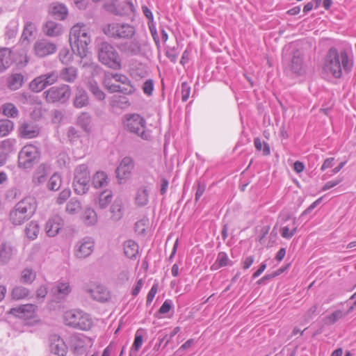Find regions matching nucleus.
<instances>
[{"mask_svg": "<svg viewBox=\"0 0 356 356\" xmlns=\"http://www.w3.org/2000/svg\"><path fill=\"white\" fill-rule=\"evenodd\" d=\"M102 31L108 38L125 40L120 43L118 47L126 56H135L141 54L142 42L136 37L134 26L124 22H111L104 24Z\"/></svg>", "mask_w": 356, "mask_h": 356, "instance_id": "f257e3e1", "label": "nucleus"}, {"mask_svg": "<svg viewBox=\"0 0 356 356\" xmlns=\"http://www.w3.org/2000/svg\"><path fill=\"white\" fill-rule=\"evenodd\" d=\"M353 67V58L349 56L346 49L339 52L336 47H332L328 50L325 58V68L334 78L339 79L342 76V70L349 73Z\"/></svg>", "mask_w": 356, "mask_h": 356, "instance_id": "f03ea898", "label": "nucleus"}, {"mask_svg": "<svg viewBox=\"0 0 356 356\" xmlns=\"http://www.w3.org/2000/svg\"><path fill=\"white\" fill-rule=\"evenodd\" d=\"M97 59L105 67L114 70L122 68V58L112 43L100 40L95 46Z\"/></svg>", "mask_w": 356, "mask_h": 356, "instance_id": "7ed1b4c3", "label": "nucleus"}, {"mask_svg": "<svg viewBox=\"0 0 356 356\" xmlns=\"http://www.w3.org/2000/svg\"><path fill=\"white\" fill-rule=\"evenodd\" d=\"M36 209L35 200L32 197H26L17 203L11 209L9 219L12 224L21 225L33 216Z\"/></svg>", "mask_w": 356, "mask_h": 356, "instance_id": "20e7f679", "label": "nucleus"}, {"mask_svg": "<svg viewBox=\"0 0 356 356\" xmlns=\"http://www.w3.org/2000/svg\"><path fill=\"white\" fill-rule=\"evenodd\" d=\"M69 42L73 52L82 57L86 54L87 47L90 42V37L85 30L76 24L70 29Z\"/></svg>", "mask_w": 356, "mask_h": 356, "instance_id": "39448f33", "label": "nucleus"}, {"mask_svg": "<svg viewBox=\"0 0 356 356\" xmlns=\"http://www.w3.org/2000/svg\"><path fill=\"white\" fill-rule=\"evenodd\" d=\"M63 320L66 325L81 330H88L92 326V321L89 315L79 309L65 312Z\"/></svg>", "mask_w": 356, "mask_h": 356, "instance_id": "423d86ee", "label": "nucleus"}, {"mask_svg": "<svg viewBox=\"0 0 356 356\" xmlns=\"http://www.w3.org/2000/svg\"><path fill=\"white\" fill-rule=\"evenodd\" d=\"M123 124L124 129L143 140H149L151 135L146 130V121L138 114H127L124 116Z\"/></svg>", "mask_w": 356, "mask_h": 356, "instance_id": "0eeeda50", "label": "nucleus"}, {"mask_svg": "<svg viewBox=\"0 0 356 356\" xmlns=\"http://www.w3.org/2000/svg\"><path fill=\"white\" fill-rule=\"evenodd\" d=\"M40 152L36 146L27 145L18 154V166L26 170L31 169L39 161Z\"/></svg>", "mask_w": 356, "mask_h": 356, "instance_id": "6e6552de", "label": "nucleus"}, {"mask_svg": "<svg viewBox=\"0 0 356 356\" xmlns=\"http://www.w3.org/2000/svg\"><path fill=\"white\" fill-rule=\"evenodd\" d=\"M72 94L71 87L67 84L51 87L42 94L47 103L65 104L70 99Z\"/></svg>", "mask_w": 356, "mask_h": 356, "instance_id": "1a4fd4ad", "label": "nucleus"}, {"mask_svg": "<svg viewBox=\"0 0 356 356\" xmlns=\"http://www.w3.org/2000/svg\"><path fill=\"white\" fill-rule=\"evenodd\" d=\"M90 173L88 165L81 164L77 166L74 170L73 186L74 191L78 195L86 194L90 188Z\"/></svg>", "mask_w": 356, "mask_h": 356, "instance_id": "9d476101", "label": "nucleus"}, {"mask_svg": "<svg viewBox=\"0 0 356 356\" xmlns=\"http://www.w3.org/2000/svg\"><path fill=\"white\" fill-rule=\"evenodd\" d=\"M90 341L81 334H73L69 338V344L72 353L77 356L86 353Z\"/></svg>", "mask_w": 356, "mask_h": 356, "instance_id": "9b49d317", "label": "nucleus"}, {"mask_svg": "<svg viewBox=\"0 0 356 356\" xmlns=\"http://www.w3.org/2000/svg\"><path fill=\"white\" fill-rule=\"evenodd\" d=\"M57 50L56 44L47 39L37 40L33 45V51L36 56L44 58L54 54Z\"/></svg>", "mask_w": 356, "mask_h": 356, "instance_id": "f8f14e48", "label": "nucleus"}, {"mask_svg": "<svg viewBox=\"0 0 356 356\" xmlns=\"http://www.w3.org/2000/svg\"><path fill=\"white\" fill-rule=\"evenodd\" d=\"M94 249V241L91 238L86 237L77 242L74 254L79 259H85L91 254Z\"/></svg>", "mask_w": 356, "mask_h": 356, "instance_id": "ddd939ff", "label": "nucleus"}, {"mask_svg": "<svg viewBox=\"0 0 356 356\" xmlns=\"http://www.w3.org/2000/svg\"><path fill=\"white\" fill-rule=\"evenodd\" d=\"M134 165V161L131 156L123 158L115 170L118 179L122 180L129 178L131 175Z\"/></svg>", "mask_w": 356, "mask_h": 356, "instance_id": "4468645a", "label": "nucleus"}, {"mask_svg": "<svg viewBox=\"0 0 356 356\" xmlns=\"http://www.w3.org/2000/svg\"><path fill=\"white\" fill-rule=\"evenodd\" d=\"M18 132L21 138H33L39 134L40 129L33 122L23 120L19 122Z\"/></svg>", "mask_w": 356, "mask_h": 356, "instance_id": "2eb2a0df", "label": "nucleus"}, {"mask_svg": "<svg viewBox=\"0 0 356 356\" xmlns=\"http://www.w3.org/2000/svg\"><path fill=\"white\" fill-rule=\"evenodd\" d=\"M36 309L37 306L33 304L22 305L19 307L11 308L8 314L20 318H29L33 316Z\"/></svg>", "mask_w": 356, "mask_h": 356, "instance_id": "dca6fc26", "label": "nucleus"}, {"mask_svg": "<svg viewBox=\"0 0 356 356\" xmlns=\"http://www.w3.org/2000/svg\"><path fill=\"white\" fill-rule=\"evenodd\" d=\"M72 291V287L68 282L58 280L51 289V293L57 300L65 299Z\"/></svg>", "mask_w": 356, "mask_h": 356, "instance_id": "f3484780", "label": "nucleus"}, {"mask_svg": "<svg viewBox=\"0 0 356 356\" xmlns=\"http://www.w3.org/2000/svg\"><path fill=\"white\" fill-rule=\"evenodd\" d=\"M50 351L58 356H66L67 346L64 340L59 336L54 335L50 339Z\"/></svg>", "mask_w": 356, "mask_h": 356, "instance_id": "a211bd4d", "label": "nucleus"}, {"mask_svg": "<svg viewBox=\"0 0 356 356\" xmlns=\"http://www.w3.org/2000/svg\"><path fill=\"white\" fill-rule=\"evenodd\" d=\"M63 225V219L59 216H54L49 218L46 223L45 230L50 237L56 236Z\"/></svg>", "mask_w": 356, "mask_h": 356, "instance_id": "6ab92c4d", "label": "nucleus"}, {"mask_svg": "<svg viewBox=\"0 0 356 356\" xmlns=\"http://www.w3.org/2000/svg\"><path fill=\"white\" fill-rule=\"evenodd\" d=\"M50 166L47 163H41L34 172L32 181L35 186L44 184L49 174Z\"/></svg>", "mask_w": 356, "mask_h": 356, "instance_id": "aec40b11", "label": "nucleus"}, {"mask_svg": "<svg viewBox=\"0 0 356 356\" xmlns=\"http://www.w3.org/2000/svg\"><path fill=\"white\" fill-rule=\"evenodd\" d=\"M42 31L49 37H57L63 33V29L60 24L49 20L43 25Z\"/></svg>", "mask_w": 356, "mask_h": 356, "instance_id": "412c9836", "label": "nucleus"}, {"mask_svg": "<svg viewBox=\"0 0 356 356\" xmlns=\"http://www.w3.org/2000/svg\"><path fill=\"white\" fill-rule=\"evenodd\" d=\"M88 104L89 97L87 92L82 88H78L73 98V106L76 108H81Z\"/></svg>", "mask_w": 356, "mask_h": 356, "instance_id": "4be33fe9", "label": "nucleus"}, {"mask_svg": "<svg viewBox=\"0 0 356 356\" xmlns=\"http://www.w3.org/2000/svg\"><path fill=\"white\" fill-rule=\"evenodd\" d=\"M291 70L297 74H301L303 72V59L298 50L295 51L293 54L291 60Z\"/></svg>", "mask_w": 356, "mask_h": 356, "instance_id": "5701e85b", "label": "nucleus"}, {"mask_svg": "<svg viewBox=\"0 0 356 356\" xmlns=\"http://www.w3.org/2000/svg\"><path fill=\"white\" fill-rule=\"evenodd\" d=\"M58 75L63 81L73 83L77 78V69L72 66L66 67L60 71Z\"/></svg>", "mask_w": 356, "mask_h": 356, "instance_id": "b1692460", "label": "nucleus"}, {"mask_svg": "<svg viewBox=\"0 0 356 356\" xmlns=\"http://www.w3.org/2000/svg\"><path fill=\"white\" fill-rule=\"evenodd\" d=\"M24 83V76L20 73L10 74L7 79L8 88L11 90L20 88Z\"/></svg>", "mask_w": 356, "mask_h": 356, "instance_id": "393cba45", "label": "nucleus"}, {"mask_svg": "<svg viewBox=\"0 0 356 356\" xmlns=\"http://www.w3.org/2000/svg\"><path fill=\"white\" fill-rule=\"evenodd\" d=\"M13 63L11 51L8 48L0 49V72H4Z\"/></svg>", "mask_w": 356, "mask_h": 356, "instance_id": "a878e982", "label": "nucleus"}, {"mask_svg": "<svg viewBox=\"0 0 356 356\" xmlns=\"http://www.w3.org/2000/svg\"><path fill=\"white\" fill-rule=\"evenodd\" d=\"M90 296L95 300L99 302H106L108 299V293L107 290L101 286H97L94 289H90L88 291Z\"/></svg>", "mask_w": 356, "mask_h": 356, "instance_id": "bb28decb", "label": "nucleus"}, {"mask_svg": "<svg viewBox=\"0 0 356 356\" xmlns=\"http://www.w3.org/2000/svg\"><path fill=\"white\" fill-rule=\"evenodd\" d=\"M111 213V218L114 221L120 220L124 214L123 203L121 199H116L110 209Z\"/></svg>", "mask_w": 356, "mask_h": 356, "instance_id": "cd10ccee", "label": "nucleus"}, {"mask_svg": "<svg viewBox=\"0 0 356 356\" xmlns=\"http://www.w3.org/2000/svg\"><path fill=\"white\" fill-rule=\"evenodd\" d=\"M135 202L138 207H144L149 202V192L146 186H141L138 189Z\"/></svg>", "mask_w": 356, "mask_h": 356, "instance_id": "c85d7f7f", "label": "nucleus"}, {"mask_svg": "<svg viewBox=\"0 0 356 356\" xmlns=\"http://www.w3.org/2000/svg\"><path fill=\"white\" fill-rule=\"evenodd\" d=\"M124 252L129 259H135L138 253V245L132 240H128L124 243Z\"/></svg>", "mask_w": 356, "mask_h": 356, "instance_id": "c756f323", "label": "nucleus"}, {"mask_svg": "<svg viewBox=\"0 0 356 356\" xmlns=\"http://www.w3.org/2000/svg\"><path fill=\"white\" fill-rule=\"evenodd\" d=\"M13 255V248L7 243H1L0 245V264H6Z\"/></svg>", "mask_w": 356, "mask_h": 356, "instance_id": "7c9ffc66", "label": "nucleus"}, {"mask_svg": "<svg viewBox=\"0 0 356 356\" xmlns=\"http://www.w3.org/2000/svg\"><path fill=\"white\" fill-rule=\"evenodd\" d=\"M81 219L85 225H94L97 221V216L94 209L86 208L82 213Z\"/></svg>", "mask_w": 356, "mask_h": 356, "instance_id": "2f4dec72", "label": "nucleus"}, {"mask_svg": "<svg viewBox=\"0 0 356 356\" xmlns=\"http://www.w3.org/2000/svg\"><path fill=\"white\" fill-rule=\"evenodd\" d=\"M233 262L231 261L227 254L224 252H220L218 254L217 259L215 264L211 266L212 270H217L222 267L227 266H232Z\"/></svg>", "mask_w": 356, "mask_h": 356, "instance_id": "473e14b6", "label": "nucleus"}, {"mask_svg": "<svg viewBox=\"0 0 356 356\" xmlns=\"http://www.w3.org/2000/svg\"><path fill=\"white\" fill-rule=\"evenodd\" d=\"M67 9L62 3H54L51 6V13L55 18L63 20L67 15Z\"/></svg>", "mask_w": 356, "mask_h": 356, "instance_id": "72a5a7b5", "label": "nucleus"}, {"mask_svg": "<svg viewBox=\"0 0 356 356\" xmlns=\"http://www.w3.org/2000/svg\"><path fill=\"white\" fill-rule=\"evenodd\" d=\"M91 115L86 112L81 113L77 118L78 124L86 132H90L91 130Z\"/></svg>", "mask_w": 356, "mask_h": 356, "instance_id": "f704fd0d", "label": "nucleus"}, {"mask_svg": "<svg viewBox=\"0 0 356 356\" xmlns=\"http://www.w3.org/2000/svg\"><path fill=\"white\" fill-rule=\"evenodd\" d=\"M107 175L104 172H97L92 177V184L95 188H102L107 184Z\"/></svg>", "mask_w": 356, "mask_h": 356, "instance_id": "c9c22d12", "label": "nucleus"}, {"mask_svg": "<svg viewBox=\"0 0 356 356\" xmlns=\"http://www.w3.org/2000/svg\"><path fill=\"white\" fill-rule=\"evenodd\" d=\"M119 12L121 13L119 16L129 15L131 13H136V8L131 1H124L118 3Z\"/></svg>", "mask_w": 356, "mask_h": 356, "instance_id": "e433bc0d", "label": "nucleus"}, {"mask_svg": "<svg viewBox=\"0 0 356 356\" xmlns=\"http://www.w3.org/2000/svg\"><path fill=\"white\" fill-rule=\"evenodd\" d=\"M29 89L34 92H40L46 88L45 83H44L42 75H40L33 79L29 85Z\"/></svg>", "mask_w": 356, "mask_h": 356, "instance_id": "4c0bfd02", "label": "nucleus"}, {"mask_svg": "<svg viewBox=\"0 0 356 356\" xmlns=\"http://www.w3.org/2000/svg\"><path fill=\"white\" fill-rule=\"evenodd\" d=\"M143 331V330L141 328L136 331L129 356H136L138 350L141 347L143 343V334L141 332Z\"/></svg>", "mask_w": 356, "mask_h": 356, "instance_id": "58836bf2", "label": "nucleus"}, {"mask_svg": "<svg viewBox=\"0 0 356 356\" xmlns=\"http://www.w3.org/2000/svg\"><path fill=\"white\" fill-rule=\"evenodd\" d=\"M2 113L8 118H17L19 115L17 108L12 103H6L1 106Z\"/></svg>", "mask_w": 356, "mask_h": 356, "instance_id": "ea45409f", "label": "nucleus"}, {"mask_svg": "<svg viewBox=\"0 0 356 356\" xmlns=\"http://www.w3.org/2000/svg\"><path fill=\"white\" fill-rule=\"evenodd\" d=\"M29 294V290L21 286L14 287L11 291V297L13 300H21L27 297Z\"/></svg>", "mask_w": 356, "mask_h": 356, "instance_id": "a19ab883", "label": "nucleus"}, {"mask_svg": "<svg viewBox=\"0 0 356 356\" xmlns=\"http://www.w3.org/2000/svg\"><path fill=\"white\" fill-rule=\"evenodd\" d=\"M39 226L36 222H30L25 228V234L30 239H35L39 233Z\"/></svg>", "mask_w": 356, "mask_h": 356, "instance_id": "79ce46f5", "label": "nucleus"}, {"mask_svg": "<svg viewBox=\"0 0 356 356\" xmlns=\"http://www.w3.org/2000/svg\"><path fill=\"white\" fill-rule=\"evenodd\" d=\"M35 31L36 27L33 23L31 22H26L21 36V40L23 42L27 41L29 42L30 40L29 38L33 36Z\"/></svg>", "mask_w": 356, "mask_h": 356, "instance_id": "37998d69", "label": "nucleus"}, {"mask_svg": "<svg viewBox=\"0 0 356 356\" xmlns=\"http://www.w3.org/2000/svg\"><path fill=\"white\" fill-rule=\"evenodd\" d=\"M88 89L97 99L102 101L105 99V93L99 88L97 82L90 81Z\"/></svg>", "mask_w": 356, "mask_h": 356, "instance_id": "c03bdc74", "label": "nucleus"}, {"mask_svg": "<svg viewBox=\"0 0 356 356\" xmlns=\"http://www.w3.org/2000/svg\"><path fill=\"white\" fill-rule=\"evenodd\" d=\"M14 127V123L10 120H0V137L7 136Z\"/></svg>", "mask_w": 356, "mask_h": 356, "instance_id": "a18cd8bd", "label": "nucleus"}, {"mask_svg": "<svg viewBox=\"0 0 356 356\" xmlns=\"http://www.w3.org/2000/svg\"><path fill=\"white\" fill-rule=\"evenodd\" d=\"M81 209V202L76 198H72L66 204L65 210L70 214H75Z\"/></svg>", "mask_w": 356, "mask_h": 356, "instance_id": "49530a36", "label": "nucleus"}, {"mask_svg": "<svg viewBox=\"0 0 356 356\" xmlns=\"http://www.w3.org/2000/svg\"><path fill=\"white\" fill-rule=\"evenodd\" d=\"M293 228L290 230L289 227L288 226H284L280 228V233L282 237L286 239H290L291 238L294 234L297 232V225H296V219H293Z\"/></svg>", "mask_w": 356, "mask_h": 356, "instance_id": "de8ad7c7", "label": "nucleus"}, {"mask_svg": "<svg viewBox=\"0 0 356 356\" xmlns=\"http://www.w3.org/2000/svg\"><path fill=\"white\" fill-rule=\"evenodd\" d=\"M111 191H103L99 197L98 206L100 209H105L111 202Z\"/></svg>", "mask_w": 356, "mask_h": 356, "instance_id": "09e8293b", "label": "nucleus"}, {"mask_svg": "<svg viewBox=\"0 0 356 356\" xmlns=\"http://www.w3.org/2000/svg\"><path fill=\"white\" fill-rule=\"evenodd\" d=\"M104 8L111 14L114 15H120L121 13L119 12V6H118V0H110L106 2L104 6Z\"/></svg>", "mask_w": 356, "mask_h": 356, "instance_id": "8fccbe9b", "label": "nucleus"}, {"mask_svg": "<svg viewBox=\"0 0 356 356\" xmlns=\"http://www.w3.org/2000/svg\"><path fill=\"white\" fill-rule=\"evenodd\" d=\"M61 177L60 176L55 173L49 179L47 187L50 191H58L61 186Z\"/></svg>", "mask_w": 356, "mask_h": 356, "instance_id": "3c124183", "label": "nucleus"}, {"mask_svg": "<svg viewBox=\"0 0 356 356\" xmlns=\"http://www.w3.org/2000/svg\"><path fill=\"white\" fill-rule=\"evenodd\" d=\"M44 83H45L46 87H48L49 86H51L57 82L59 75L58 73L56 71H51L50 72L41 74Z\"/></svg>", "mask_w": 356, "mask_h": 356, "instance_id": "603ef678", "label": "nucleus"}, {"mask_svg": "<svg viewBox=\"0 0 356 356\" xmlns=\"http://www.w3.org/2000/svg\"><path fill=\"white\" fill-rule=\"evenodd\" d=\"M120 92H121L124 95H132L133 93L135 92V91L136 90L135 86L132 84V83L129 79H128L124 82V83L120 84Z\"/></svg>", "mask_w": 356, "mask_h": 356, "instance_id": "864d4df0", "label": "nucleus"}, {"mask_svg": "<svg viewBox=\"0 0 356 356\" xmlns=\"http://www.w3.org/2000/svg\"><path fill=\"white\" fill-rule=\"evenodd\" d=\"M35 278V274L31 269L26 268L22 273L21 280L23 283L31 284Z\"/></svg>", "mask_w": 356, "mask_h": 356, "instance_id": "5fc2aeb1", "label": "nucleus"}, {"mask_svg": "<svg viewBox=\"0 0 356 356\" xmlns=\"http://www.w3.org/2000/svg\"><path fill=\"white\" fill-rule=\"evenodd\" d=\"M149 223V219L147 217H145L140 220L137 221L135 224V230L139 234L144 235L145 234V227Z\"/></svg>", "mask_w": 356, "mask_h": 356, "instance_id": "6e6d98bb", "label": "nucleus"}, {"mask_svg": "<svg viewBox=\"0 0 356 356\" xmlns=\"http://www.w3.org/2000/svg\"><path fill=\"white\" fill-rule=\"evenodd\" d=\"M58 56L62 63L67 65L72 60V54L68 49L63 48L60 51Z\"/></svg>", "mask_w": 356, "mask_h": 356, "instance_id": "4d7b16f0", "label": "nucleus"}, {"mask_svg": "<svg viewBox=\"0 0 356 356\" xmlns=\"http://www.w3.org/2000/svg\"><path fill=\"white\" fill-rule=\"evenodd\" d=\"M104 85L106 89L111 93L120 92V84H115L111 82V79L107 77L104 81Z\"/></svg>", "mask_w": 356, "mask_h": 356, "instance_id": "13d9d810", "label": "nucleus"}, {"mask_svg": "<svg viewBox=\"0 0 356 356\" xmlns=\"http://www.w3.org/2000/svg\"><path fill=\"white\" fill-rule=\"evenodd\" d=\"M193 188L196 189L195 200L197 202L200 197L204 194L206 189V184L200 180H197Z\"/></svg>", "mask_w": 356, "mask_h": 356, "instance_id": "bf43d9fd", "label": "nucleus"}, {"mask_svg": "<svg viewBox=\"0 0 356 356\" xmlns=\"http://www.w3.org/2000/svg\"><path fill=\"white\" fill-rule=\"evenodd\" d=\"M343 316V312L341 310H336L325 318L326 324L332 325Z\"/></svg>", "mask_w": 356, "mask_h": 356, "instance_id": "052dcab7", "label": "nucleus"}, {"mask_svg": "<svg viewBox=\"0 0 356 356\" xmlns=\"http://www.w3.org/2000/svg\"><path fill=\"white\" fill-rule=\"evenodd\" d=\"M37 97L29 92H23L20 96V101L23 104H33L36 102Z\"/></svg>", "mask_w": 356, "mask_h": 356, "instance_id": "680f3d73", "label": "nucleus"}, {"mask_svg": "<svg viewBox=\"0 0 356 356\" xmlns=\"http://www.w3.org/2000/svg\"><path fill=\"white\" fill-rule=\"evenodd\" d=\"M143 92L149 96L152 94V92L154 90V81L152 79H147L146 80L143 85Z\"/></svg>", "mask_w": 356, "mask_h": 356, "instance_id": "e2e57ef3", "label": "nucleus"}, {"mask_svg": "<svg viewBox=\"0 0 356 356\" xmlns=\"http://www.w3.org/2000/svg\"><path fill=\"white\" fill-rule=\"evenodd\" d=\"M181 100L186 102L189 97L191 92V87L187 82H183L181 86Z\"/></svg>", "mask_w": 356, "mask_h": 356, "instance_id": "0e129e2a", "label": "nucleus"}, {"mask_svg": "<svg viewBox=\"0 0 356 356\" xmlns=\"http://www.w3.org/2000/svg\"><path fill=\"white\" fill-rule=\"evenodd\" d=\"M71 191L69 188L63 190L58 195L56 202L58 204H63L70 196Z\"/></svg>", "mask_w": 356, "mask_h": 356, "instance_id": "69168bd1", "label": "nucleus"}, {"mask_svg": "<svg viewBox=\"0 0 356 356\" xmlns=\"http://www.w3.org/2000/svg\"><path fill=\"white\" fill-rule=\"evenodd\" d=\"M158 289H159V283L158 282H155L153 284V286H152L150 291H149V293H148V294L147 296V300H146L147 305L151 304V302H152L155 295L157 293Z\"/></svg>", "mask_w": 356, "mask_h": 356, "instance_id": "338daca9", "label": "nucleus"}, {"mask_svg": "<svg viewBox=\"0 0 356 356\" xmlns=\"http://www.w3.org/2000/svg\"><path fill=\"white\" fill-rule=\"evenodd\" d=\"M172 300H165L160 309H159L158 312L160 314H165L166 313L169 312L170 310L172 309Z\"/></svg>", "mask_w": 356, "mask_h": 356, "instance_id": "774afa93", "label": "nucleus"}]
</instances>
